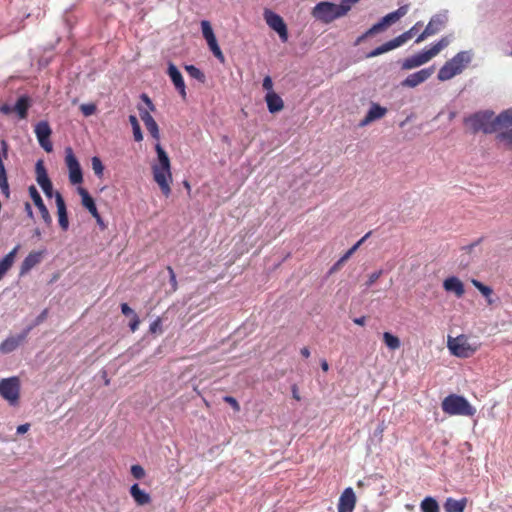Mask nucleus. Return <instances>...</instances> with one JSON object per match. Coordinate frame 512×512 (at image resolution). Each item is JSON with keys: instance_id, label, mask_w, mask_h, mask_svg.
Here are the masks:
<instances>
[{"instance_id": "1", "label": "nucleus", "mask_w": 512, "mask_h": 512, "mask_svg": "<svg viewBox=\"0 0 512 512\" xmlns=\"http://www.w3.org/2000/svg\"><path fill=\"white\" fill-rule=\"evenodd\" d=\"M360 0H341L340 4L329 1H320L312 9V16L316 20L328 24L348 14L351 8Z\"/></svg>"}, {"instance_id": "2", "label": "nucleus", "mask_w": 512, "mask_h": 512, "mask_svg": "<svg viewBox=\"0 0 512 512\" xmlns=\"http://www.w3.org/2000/svg\"><path fill=\"white\" fill-rule=\"evenodd\" d=\"M464 123L473 133L492 134L505 128L502 121L499 120V114L495 115L491 110L478 111L466 117Z\"/></svg>"}, {"instance_id": "3", "label": "nucleus", "mask_w": 512, "mask_h": 512, "mask_svg": "<svg viewBox=\"0 0 512 512\" xmlns=\"http://www.w3.org/2000/svg\"><path fill=\"white\" fill-rule=\"evenodd\" d=\"M155 150L157 162L152 165L153 178L162 193L165 196H169L171 193L170 184L172 182L170 159L159 143L155 145Z\"/></svg>"}, {"instance_id": "4", "label": "nucleus", "mask_w": 512, "mask_h": 512, "mask_svg": "<svg viewBox=\"0 0 512 512\" xmlns=\"http://www.w3.org/2000/svg\"><path fill=\"white\" fill-rule=\"evenodd\" d=\"M451 41L452 39L449 36L442 37L428 50H424L406 58L402 63V69L412 70L428 63L432 58L437 56L444 48H446Z\"/></svg>"}, {"instance_id": "5", "label": "nucleus", "mask_w": 512, "mask_h": 512, "mask_svg": "<svg viewBox=\"0 0 512 512\" xmlns=\"http://www.w3.org/2000/svg\"><path fill=\"white\" fill-rule=\"evenodd\" d=\"M471 51H460L453 58L445 62L438 72L440 81H447L462 73L466 66L472 61Z\"/></svg>"}, {"instance_id": "6", "label": "nucleus", "mask_w": 512, "mask_h": 512, "mask_svg": "<svg viewBox=\"0 0 512 512\" xmlns=\"http://www.w3.org/2000/svg\"><path fill=\"white\" fill-rule=\"evenodd\" d=\"M442 410L448 415L473 416L476 409L466 398L460 395L451 394L445 397L441 404Z\"/></svg>"}, {"instance_id": "7", "label": "nucleus", "mask_w": 512, "mask_h": 512, "mask_svg": "<svg viewBox=\"0 0 512 512\" xmlns=\"http://www.w3.org/2000/svg\"><path fill=\"white\" fill-rule=\"evenodd\" d=\"M0 396L10 405H17L20 396L19 378L9 377L0 380Z\"/></svg>"}, {"instance_id": "8", "label": "nucleus", "mask_w": 512, "mask_h": 512, "mask_svg": "<svg viewBox=\"0 0 512 512\" xmlns=\"http://www.w3.org/2000/svg\"><path fill=\"white\" fill-rule=\"evenodd\" d=\"M447 347L452 355L460 358L470 357L476 351V347L469 343L465 335H459L457 337L449 336L447 339Z\"/></svg>"}, {"instance_id": "9", "label": "nucleus", "mask_w": 512, "mask_h": 512, "mask_svg": "<svg viewBox=\"0 0 512 512\" xmlns=\"http://www.w3.org/2000/svg\"><path fill=\"white\" fill-rule=\"evenodd\" d=\"M448 20L447 13L435 14L431 17L424 31L416 38V43L423 42L427 37L433 36L440 32L446 25Z\"/></svg>"}, {"instance_id": "10", "label": "nucleus", "mask_w": 512, "mask_h": 512, "mask_svg": "<svg viewBox=\"0 0 512 512\" xmlns=\"http://www.w3.org/2000/svg\"><path fill=\"white\" fill-rule=\"evenodd\" d=\"M266 24L274 30L283 42L288 40L287 26L280 15L270 9H264L263 13Z\"/></svg>"}, {"instance_id": "11", "label": "nucleus", "mask_w": 512, "mask_h": 512, "mask_svg": "<svg viewBox=\"0 0 512 512\" xmlns=\"http://www.w3.org/2000/svg\"><path fill=\"white\" fill-rule=\"evenodd\" d=\"M65 163L69 171V180L72 184H80L83 181L82 170L80 164L74 155L72 149H65Z\"/></svg>"}, {"instance_id": "12", "label": "nucleus", "mask_w": 512, "mask_h": 512, "mask_svg": "<svg viewBox=\"0 0 512 512\" xmlns=\"http://www.w3.org/2000/svg\"><path fill=\"white\" fill-rule=\"evenodd\" d=\"M34 132L41 148L46 152H51L53 150V145L50 141L52 130L49 123L47 121L38 122L35 125Z\"/></svg>"}, {"instance_id": "13", "label": "nucleus", "mask_w": 512, "mask_h": 512, "mask_svg": "<svg viewBox=\"0 0 512 512\" xmlns=\"http://www.w3.org/2000/svg\"><path fill=\"white\" fill-rule=\"evenodd\" d=\"M434 73V68H424L415 73L409 74L402 82L403 87L415 88L418 85L427 81Z\"/></svg>"}, {"instance_id": "14", "label": "nucleus", "mask_w": 512, "mask_h": 512, "mask_svg": "<svg viewBox=\"0 0 512 512\" xmlns=\"http://www.w3.org/2000/svg\"><path fill=\"white\" fill-rule=\"evenodd\" d=\"M28 191H29V195H30L31 199L33 200L35 206L39 209V212L41 214L43 221L47 225H50L52 223V218H51V215H50L47 207L45 206V204L42 200L40 193L38 192L36 187L33 185H31L28 188Z\"/></svg>"}, {"instance_id": "15", "label": "nucleus", "mask_w": 512, "mask_h": 512, "mask_svg": "<svg viewBox=\"0 0 512 512\" xmlns=\"http://www.w3.org/2000/svg\"><path fill=\"white\" fill-rule=\"evenodd\" d=\"M31 327L25 329L17 336H10L0 344V353L8 354L14 351L27 337Z\"/></svg>"}, {"instance_id": "16", "label": "nucleus", "mask_w": 512, "mask_h": 512, "mask_svg": "<svg viewBox=\"0 0 512 512\" xmlns=\"http://www.w3.org/2000/svg\"><path fill=\"white\" fill-rule=\"evenodd\" d=\"M356 505V496L352 488H346L340 498L338 503V512H353Z\"/></svg>"}, {"instance_id": "17", "label": "nucleus", "mask_w": 512, "mask_h": 512, "mask_svg": "<svg viewBox=\"0 0 512 512\" xmlns=\"http://www.w3.org/2000/svg\"><path fill=\"white\" fill-rule=\"evenodd\" d=\"M409 11V5H402L397 10L388 13L385 15L377 24L380 26L381 30L385 29L387 26L396 23L402 17H404Z\"/></svg>"}, {"instance_id": "18", "label": "nucleus", "mask_w": 512, "mask_h": 512, "mask_svg": "<svg viewBox=\"0 0 512 512\" xmlns=\"http://www.w3.org/2000/svg\"><path fill=\"white\" fill-rule=\"evenodd\" d=\"M443 288L445 291L455 294L458 298H461L465 293L464 284L455 276L446 278L443 281Z\"/></svg>"}, {"instance_id": "19", "label": "nucleus", "mask_w": 512, "mask_h": 512, "mask_svg": "<svg viewBox=\"0 0 512 512\" xmlns=\"http://www.w3.org/2000/svg\"><path fill=\"white\" fill-rule=\"evenodd\" d=\"M167 73H168L170 79L172 80L175 88L180 92L182 97H185L186 96L185 83H184V79L182 77L181 72L178 70V68L173 63H169Z\"/></svg>"}, {"instance_id": "20", "label": "nucleus", "mask_w": 512, "mask_h": 512, "mask_svg": "<svg viewBox=\"0 0 512 512\" xmlns=\"http://www.w3.org/2000/svg\"><path fill=\"white\" fill-rule=\"evenodd\" d=\"M139 114H140L141 120L144 122L146 129L149 131L151 136L154 139L159 140L160 139L159 128H158L156 121L151 116L150 112L147 110H144L142 108H139Z\"/></svg>"}, {"instance_id": "21", "label": "nucleus", "mask_w": 512, "mask_h": 512, "mask_svg": "<svg viewBox=\"0 0 512 512\" xmlns=\"http://www.w3.org/2000/svg\"><path fill=\"white\" fill-rule=\"evenodd\" d=\"M55 201L57 206L59 225L63 230H67L69 227V221L67 216L66 205L62 195L59 192L55 193Z\"/></svg>"}, {"instance_id": "22", "label": "nucleus", "mask_w": 512, "mask_h": 512, "mask_svg": "<svg viewBox=\"0 0 512 512\" xmlns=\"http://www.w3.org/2000/svg\"><path fill=\"white\" fill-rule=\"evenodd\" d=\"M43 252H31L23 260L20 267V274L28 273L33 267L41 262Z\"/></svg>"}, {"instance_id": "23", "label": "nucleus", "mask_w": 512, "mask_h": 512, "mask_svg": "<svg viewBox=\"0 0 512 512\" xmlns=\"http://www.w3.org/2000/svg\"><path fill=\"white\" fill-rule=\"evenodd\" d=\"M267 108L270 113H276L283 109L284 103L282 98L275 92H267L265 96Z\"/></svg>"}, {"instance_id": "24", "label": "nucleus", "mask_w": 512, "mask_h": 512, "mask_svg": "<svg viewBox=\"0 0 512 512\" xmlns=\"http://www.w3.org/2000/svg\"><path fill=\"white\" fill-rule=\"evenodd\" d=\"M78 193L82 199V205L92 214L94 218H99L96 204L86 189L79 187Z\"/></svg>"}, {"instance_id": "25", "label": "nucleus", "mask_w": 512, "mask_h": 512, "mask_svg": "<svg viewBox=\"0 0 512 512\" xmlns=\"http://www.w3.org/2000/svg\"><path fill=\"white\" fill-rule=\"evenodd\" d=\"M20 249V245H16L12 251H10L5 257L0 259V280L7 273V271L12 267L17 252Z\"/></svg>"}, {"instance_id": "26", "label": "nucleus", "mask_w": 512, "mask_h": 512, "mask_svg": "<svg viewBox=\"0 0 512 512\" xmlns=\"http://www.w3.org/2000/svg\"><path fill=\"white\" fill-rule=\"evenodd\" d=\"M387 110L378 104H372L368 110L365 118L362 120L361 125H367L368 123L382 118L386 114Z\"/></svg>"}, {"instance_id": "27", "label": "nucleus", "mask_w": 512, "mask_h": 512, "mask_svg": "<svg viewBox=\"0 0 512 512\" xmlns=\"http://www.w3.org/2000/svg\"><path fill=\"white\" fill-rule=\"evenodd\" d=\"M130 494L138 505H146L151 501L150 495L142 490L138 484H133L131 486Z\"/></svg>"}, {"instance_id": "28", "label": "nucleus", "mask_w": 512, "mask_h": 512, "mask_svg": "<svg viewBox=\"0 0 512 512\" xmlns=\"http://www.w3.org/2000/svg\"><path fill=\"white\" fill-rule=\"evenodd\" d=\"M467 504V499L462 498L456 500L454 498H447L444 503V509L446 512H464V509Z\"/></svg>"}, {"instance_id": "29", "label": "nucleus", "mask_w": 512, "mask_h": 512, "mask_svg": "<svg viewBox=\"0 0 512 512\" xmlns=\"http://www.w3.org/2000/svg\"><path fill=\"white\" fill-rule=\"evenodd\" d=\"M35 172L36 181L41 188L51 183L42 160L37 161L35 165Z\"/></svg>"}, {"instance_id": "30", "label": "nucleus", "mask_w": 512, "mask_h": 512, "mask_svg": "<svg viewBox=\"0 0 512 512\" xmlns=\"http://www.w3.org/2000/svg\"><path fill=\"white\" fill-rule=\"evenodd\" d=\"M30 107V100L27 96L23 95L18 98L17 102L13 106L14 112L17 113L20 119L27 117V111Z\"/></svg>"}, {"instance_id": "31", "label": "nucleus", "mask_w": 512, "mask_h": 512, "mask_svg": "<svg viewBox=\"0 0 512 512\" xmlns=\"http://www.w3.org/2000/svg\"><path fill=\"white\" fill-rule=\"evenodd\" d=\"M421 512H439L440 507L438 502L433 497H425L420 503Z\"/></svg>"}, {"instance_id": "32", "label": "nucleus", "mask_w": 512, "mask_h": 512, "mask_svg": "<svg viewBox=\"0 0 512 512\" xmlns=\"http://www.w3.org/2000/svg\"><path fill=\"white\" fill-rule=\"evenodd\" d=\"M383 342L386 345V347L391 351H395L399 349L401 346L400 339L390 332L383 333Z\"/></svg>"}, {"instance_id": "33", "label": "nucleus", "mask_w": 512, "mask_h": 512, "mask_svg": "<svg viewBox=\"0 0 512 512\" xmlns=\"http://www.w3.org/2000/svg\"><path fill=\"white\" fill-rule=\"evenodd\" d=\"M496 138L499 142L503 143L507 148L512 149V126L509 128H503Z\"/></svg>"}, {"instance_id": "34", "label": "nucleus", "mask_w": 512, "mask_h": 512, "mask_svg": "<svg viewBox=\"0 0 512 512\" xmlns=\"http://www.w3.org/2000/svg\"><path fill=\"white\" fill-rule=\"evenodd\" d=\"M206 42L210 48V50L212 51L213 55L219 59L221 62H224V55L217 43V40H216V37L215 35L212 37V38H208L206 39Z\"/></svg>"}, {"instance_id": "35", "label": "nucleus", "mask_w": 512, "mask_h": 512, "mask_svg": "<svg viewBox=\"0 0 512 512\" xmlns=\"http://www.w3.org/2000/svg\"><path fill=\"white\" fill-rule=\"evenodd\" d=\"M129 122L132 126V129H133V136H134V139L135 141L137 142H140L143 140V134H142V131H141V128H140V125L138 123V120L136 118V116L134 115H130L129 116Z\"/></svg>"}, {"instance_id": "36", "label": "nucleus", "mask_w": 512, "mask_h": 512, "mask_svg": "<svg viewBox=\"0 0 512 512\" xmlns=\"http://www.w3.org/2000/svg\"><path fill=\"white\" fill-rule=\"evenodd\" d=\"M356 252V247H351L330 269V273L338 271L341 266Z\"/></svg>"}, {"instance_id": "37", "label": "nucleus", "mask_w": 512, "mask_h": 512, "mask_svg": "<svg viewBox=\"0 0 512 512\" xmlns=\"http://www.w3.org/2000/svg\"><path fill=\"white\" fill-rule=\"evenodd\" d=\"M91 165H92V169L94 171V174L98 178H102L103 177V173H104V166H103L102 161L100 160V158L97 157V156L92 157Z\"/></svg>"}, {"instance_id": "38", "label": "nucleus", "mask_w": 512, "mask_h": 512, "mask_svg": "<svg viewBox=\"0 0 512 512\" xmlns=\"http://www.w3.org/2000/svg\"><path fill=\"white\" fill-rule=\"evenodd\" d=\"M499 120L502 121L505 128L512 126V107L499 113Z\"/></svg>"}, {"instance_id": "39", "label": "nucleus", "mask_w": 512, "mask_h": 512, "mask_svg": "<svg viewBox=\"0 0 512 512\" xmlns=\"http://www.w3.org/2000/svg\"><path fill=\"white\" fill-rule=\"evenodd\" d=\"M403 44L404 43L402 42V39L399 36H397L394 39L382 44V47L386 53L388 51H391L393 49H396V48L402 46Z\"/></svg>"}, {"instance_id": "40", "label": "nucleus", "mask_w": 512, "mask_h": 512, "mask_svg": "<svg viewBox=\"0 0 512 512\" xmlns=\"http://www.w3.org/2000/svg\"><path fill=\"white\" fill-rule=\"evenodd\" d=\"M403 44L404 43L402 42V39L399 36H397L394 39L382 44V47L386 53L388 51H391L393 49H396V48L402 46Z\"/></svg>"}, {"instance_id": "41", "label": "nucleus", "mask_w": 512, "mask_h": 512, "mask_svg": "<svg viewBox=\"0 0 512 512\" xmlns=\"http://www.w3.org/2000/svg\"><path fill=\"white\" fill-rule=\"evenodd\" d=\"M185 69H186L187 73L192 78H195V79L200 80V81H204V78H205L204 74L200 71V69H198L194 65H187V66H185Z\"/></svg>"}, {"instance_id": "42", "label": "nucleus", "mask_w": 512, "mask_h": 512, "mask_svg": "<svg viewBox=\"0 0 512 512\" xmlns=\"http://www.w3.org/2000/svg\"><path fill=\"white\" fill-rule=\"evenodd\" d=\"M422 25L421 22H417L414 26H412L408 31L399 35L402 39V42L405 44L412 36L418 31V28Z\"/></svg>"}, {"instance_id": "43", "label": "nucleus", "mask_w": 512, "mask_h": 512, "mask_svg": "<svg viewBox=\"0 0 512 512\" xmlns=\"http://www.w3.org/2000/svg\"><path fill=\"white\" fill-rule=\"evenodd\" d=\"M7 153H8V144L5 140H2L1 148H0V174L6 172L4 164H3V158L7 157Z\"/></svg>"}, {"instance_id": "44", "label": "nucleus", "mask_w": 512, "mask_h": 512, "mask_svg": "<svg viewBox=\"0 0 512 512\" xmlns=\"http://www.w3.org/2000/svg\"><path fill=\"white\" fill-rule=\"evenodd\" d=\"M201 30H202V34H203V37L205 38V40L208 38H212L214 36V32L211 27V24L207 20H203L201 22Z\"/></svg>"}, {"instance_id": "45", "label": "nucleus", "mask_w": 512, "mask_h": 512, "mask_svg": "<svg viewBox=\"0 0 512 512\" xmlns=\"http://www.w3.org/2000/svg\"><path fill=\"white\" fill-rule=\"evenodd\" d=\"M472 284L477 288L485 297H489L492 294V289L476 279H472Z\"/></svg>"}, {"instance_id": "46", "label": "nucleus", "mask_w": 512, "mask_h": 512, "mask_svg": "<svg viewBox=\"0 0 512 512\" xmlns=\"http://www.w3.org/2000/svg\"><path fill=\"white\" fill-rule=\"evenodd\" d=\"M0 189L2 193L6 196V198H9L10 190L6 172L0 174Z\"/></svg>"}, {"instance_id": "47", "label": "nucleus", "mask_w": 512, "mask_h": 512, "mask_svg": "<svg viewBox=\"0 0 512 512\" xmlns=\"http://www.w3.org/2000/svg\"><path fill=\"white\" fill-rule=\"evenodd\" d=\"M131 474L136 479H142L145 476V471L140 465H133L131 467Z\"/></svg>"}, {"instance_id": "48", "label": "nucleus", "mask_w": 512, "mask_h": 512, "mask_svg": "<svg viewBox=\"0 0 512 512\" xmlns=\"http://www.w3.org/2000/svg\"><path fill=\"white\" fill-rule=\"evenodd\" d=\"M80 110L85 116H91L95 113L96 106L94 104H82Z\"/></svg>"}, {"instance_id": "49", "label": "nucleus", "mask_w": 512, "mask_h": 512, "mask_svg": "<svg viewBox=\"0 0 512 512\" xmlns=\"http://www.w3.org/2000/svg\"><path fill=\"white\" fill-rule=\"evenodd\" d=\"M382 274H383V270L382 269H380L378 271H375L372 274H370L369 277H368V281L366 282V286L367 287L372 286L380 278V276Z\"/></svg>"}, {"instance_id": "50", "label": "nucleus", "mask_w": 512, "mask_h": 512, "mask_svg": "<svg viewBox=\"0 0 512 512\" xmlns=\"http://www.w3.org/2000/svg\"><path fill=\"white\" fill-rule=\"evenodd\" d=\"M263 88L265 90H267V92H274L273 91V82H272V79L270 76H266L264 79H263V84H262Z\"/></svg>"}, {"instance_id": "51", "label": "nucleus", "mask_w": 512, "mask_h": 512, "mask_svg": "<svg viewBox=\"0 0 512 512\" xmlns=\"http://www.w3.org/2000/svg\"><path fill=\"white\" fill-rule=\"evenodd\" d=\"M224 401L229 403L235 411L240 410V406L235 398H233L231 396H226V397H224Z\"/></svg>"}, {"instance_id": "52", "label": "nucleus", "mask_w": 512, "mask_h": 512, "mask_svg": "<svg viewBox=\"0 0 512 512\" xmlns=\"http://www.w3.org/2000/svg\"><path fill=\"white\" fill-rule=\"evenodd\" d=\"M121 312L125 315V316H134V315H137L132 308L129 307L128 304L126 303H123L121 305Z\"/></svg>"}, {"instance_id": "53", "label": "nucleus", "mask_w": 512, "mask_h": 512, "mask_svg": "<svg viewBox=\"0 0 512 512\" xmlns=\"http://www.w3.org/2000/svg\"><path fill=\"white\" fill-rule=\"evenodd\" d=\"M168 272H169V276H170V283H171L172 289L175 291L177 289L176 275L171 267H168Z\"/></svg>"}, {"instance_id": "54", "label": "nucleus", "mask_w": 512, "mask_h": 512, "mask_svg": "<svg viewBox=\"0 0 512 512\" xmlns=\"http://www.w3.org/2000/svg\"><path fill=\"white\" fill-rule=\"evenodd\" d=\"M140 320L137 315H134L129 323L132 332H135L139 326Z\"/></svg>"}, {"instance_id": "55", "label": "nucleus", "mask_w": 512, "mask_h": 512, "mask_svg": "<svg viewBox=\"0 0 512 512\" xmlns=\"http://www.w3.org/2000/svg\"><path fill=\"white\" fill-rule=\"evenodd\" d=\"M141 99L148 106L150 111L155 110L154 104L152 103L151 99L146 94H142Z\"/></svg>"}, {"instance_id": "56", "label": "nucleus", "mask_w": 512, "mask_h": 512, "mask_svg": "<svg viewBox=\"0 0 512 512\" xmlns=\"http://www.w3.org/2000/svg\"><path fill=\"white\" fill-rule=\"evenodd\" d=\"M160 326H161L160 319H156V320H154V321L150 324L149 330H150V332H152V333H156V332L160 329Z\"/></svg>"}, {"instance_id": "57", "label": "nucleus", "mask_w": 512, "mask_h": 512, "mask_svg": "<svg viewBox=\"0 0 512 512\" xmlns=\"http://www.w3.org/2000/svg\"><path fill=\"white\" fill-rule=\"evenodd\" d=\"M41 189L43 190L44 194L48 198H51L53 196V186H52V183L47 184L46 186L42 187Z\"/></svg>"}, {"instance_id": "58", "label": "nucleus", "mask_w": 512, "mask_h": 512, "mask_svg": "<svg viewBox=\"0 0 512 512\" xmlns=\"http://www.w3.org/2000/svg\"><path fill=\"white\" fill-rule=\"evenodd\" d=\"M385 53L382 45L378 46L377 48H375L374 50H372L369 54H368V57H376V56H379L381 54Z\"/></svg>"}, {"instance_id": "59", "label": "nucleus", "mask_w": 512, "mask_h": 512, "mask_svg": "<svg viewBox=\"0 0 512 512\" xmlns=\"http://www.w3.org/2000/svg\"><path fill=\"white\" fill-rule=\"evenodd\" d=\"M0 111L3 113V114H10L12 112H14V109H13V106L9 105V104H3L1 105L0 107Z\"/></svg>"}, {"instance_id": "60", "label": "nucleus", "mask_w": 512, "mask_h": 512, "mask_svg": "<svg viewBox=\"0 0 512 512\" xmlns=\"http://www.w3.org/2000/svg\"><path fill=\"white\" fill-rule=\"evenodd\" d=\"M379 31H381V28L380 26L376 23L374 24L365 34L367 36H370L372 34H375V33H378Z\"/></svg>"}, {"instance_id": "61", "label": "nucleus", "mask_w": 512, "mask_h": 512, "mask_svg": "<svg viewBox=\"0 0 512 512\" xmlns=\"http://www.w3.org/2000/svg\"><path fill=\"white\" fill-rule=\"evenodd\" d=\"M29 428H30V425L28 423L19 425L17 427V433L18 434H24V433H26L29 430Z\"/></svg>"}, {"instance_id": "62", "label": "nucleus", "mask_w": 512, "mask_h": 512, "mask_svg": "<svg viewBox=\"0 0 512 512\" xmlns=\"http://www.w3.org/2000/svg\"><path fill=\"white\" fill-rule=\"evenodd\" d=\"M371 232L365 234L358 242H356L352 247H356V251L358 248L365 242V240L370 236Z\"/></svg>"}, {"instance_id": "63", "label": "nucleus", "mask_w": 512, "mask_h": 512, "mask_svg": "<svg viewBox=\"0 0 512 512\" xmlns=\"http://www.w3.org/2000/svg\"><path fill=\"white\" fill-rule=\"evenodd\" d=\"M371 232L365 234L358 242H356L352 247H356V251L358 248L365 242V240L370 236Z\"/></svg>"}, {"instance_id": "64", "label": "nucleus", "mask_w": 512, "mask_h": 512, "mask_svg": "<svg viewBox=\"0 0 512 512\" xmlns=\"http://www.w3.org/2000/svg\"><path fill=\"white\" fill-rule=\"evenodd\" d=\"M371 232L365 234L358 242H356L352 247H356V251L358 248L365 242V240L370 236Z\"/></svg>"}]
</instances>
